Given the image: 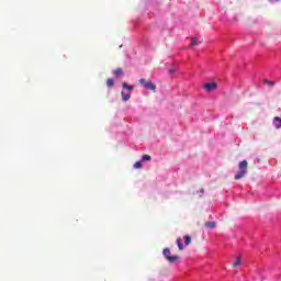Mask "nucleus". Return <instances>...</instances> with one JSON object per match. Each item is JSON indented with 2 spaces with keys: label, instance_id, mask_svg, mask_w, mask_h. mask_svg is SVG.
<instances>
[{
  "label": "nucleus",
  "instance_id": "1",
  "mask_svg": "<svg viewBox=\"0 0 281 281\" xmlns=\"http://www.w3.org/2000/svg\"><path fill=\"white\" fill-rule=\"evenodd\" d=\"M248 168V162L247 160H243L238 164V171L237 173L235 175V180L238 181L240 179H244V177H247V170Z\"/></svg>",
  "mask_w": 281,
  "mask_h": 281
},
{
  "label": "nucleus",
  "instance_id": "2",
  "mask_svg": "<svg viewBox=\"0 0 281 281\" xmlns=\"http://www.w3.org/2000/svg\"><path fill=\"white\" fill-rule=\"evenodd\" d=\"M139 85L149 91H157V86L150 80L139 79Z\"/></svg>",
  "mask_w": 281,
  "mask_h": 281
},
{
  "label": "nucleus",
  "instance_id": "3",
  "mask_svg": "<svg viewBox=\"0 0 281 281\" xmlns=\"http://www.w3.org/2000/svg\"><path fill=\"white\" fill-rule=\"evenodd\" d=\"M162 256L166 258V260H168L170 263L172 262H177V260H179V256H170V248H165L162 250Z\"/></svg>",
  "mask_w": 281,
  "mask_h": 281
},
{
  "label": "nucleus",
  "instance_id": "4",
  "mask_svg": "<svg viewBox=\"0 0 281 281\" xmlns=\"http://www.w3.org/2000/svg\"><path fill=\"white\" fill-rule=\"evenodd\" d=\"M216 88H217L216 82H212V83H206V85H204L205 91H214V90H216Z\"/></svg>",
  "mask_w": 281,
  "mask_h": 281
},
{
  "label": "nucleus",
  "instance_id": "5",
  "mask_svg": "<svg viewBox=\"0 0 281 281\" xmlns=\"http://www.w3.org/2000/svg\"><path fill=\"white\" fill-rule=\"evenodd\" d=\"M273 126L277 127V128H281V119H280V116H276L273 119Z\"/></svg>",
  "mask_w": 281,
  "mask_h": 281
},
{
  "label": "nucleus",
  "instance_id": "6",
  "mask_svg": "<svg viewBox=\"0 0 281 281\" xmlns=\"http://www.w3.org/2000/svg\"><path fill=\"white\" fill-rule=\"evenodd\" d=\"M123 102H128L131 100V93L125 94L124 91L121 92Z\"/></svg>",
  "mask_w": 281,
  "mask_h": 281
},
{
  "label": "nucleus",
  "instance_id": "7",
  "mask_svg": "<svg viewBox=\"0 0 281 281\" xmlns=\"http://www.w3.org/2000/svg\"><path fill=\"white\" fill-rule=\"evenodd\" d=\"M123 89H127V91H133L135 89L133 86H128L126 81L122 83Z\"/></svg>",
  "mask_w": 281,
  "mask_h": 281
},
{
  "label": "nucleus",
  "instance_id": "8",
  "mask_svg": "<svg viewBox=\"0 0 281 281\" xmlns=\"http://www.w3.org/2000/svg\"><path fill=\"white\" fill-rule=\"evenodd\" d=\"M204 225L210 229H214V227H216V222H206Z\"/></svg>",
  "mask_w": 281,
  "mask_h": 281
},
{
  "label": "nucleus",
  "instance_id": "9",
  "mask_svg": "<svg viewBox=\"0 0 281 281\" xmlns=\"http://www.w3.org/2000/svg\"><path fill=\"white\" fill-rule=\"evenodd\" d=\"M201 42H199V40H196L195 37L191 38V47H196V45H200Z\"/></svg>",
  "mask_w": 281,
  "mask_h": 281
},
{
  "label": "nucleus",
  "instance_id": "10",
  "mask_svg": "<svg viewBox=\"0 0 281 281\" xmlns=\"http://www.w3.org/2000/svg\"><path fill=\"white\" fill-rule=\"evenodd\" d=\"M177 245L180 251H183V243H181V237L177 239Z\"/></svg>",
  "mask_w": 281,
  "mask_h": 281
},
{
  "label": "nucleus",
  "instance_id": "11",
  "mask_svg": "<svg viewBox=\"0 0 281 281\" xmlns=\"http://www.w3.org/2000/svg\"><path fill=\"white\" fill-rule=\"evenodd\" d=\"M183 238H184V245L188 246L192 243V238L190 236L186 235Z\"/></svg>",
  "mask_w": 281,
  "mask_h": 281
},
{
  "label": "nucleus",
  "instance_id": "12",
  "mask_svg": "<svg viewBox=\"0 0 281 281\" xmlns=\"http://www.w3.org/2000/svg\"><path fill=\"white\" fill-rule=\"evenodd\" d=\"M114 76H122L124 72L122 70V68H116L114 71H113Z\"/></svg>",
  "mask_w": 281,
  "mask_h": 281
},
{
  "label": "nucleus",
  "instance_id": "13",
  "mask_svg": "<svg viewBox=\"0 0 281 281\" xmlns=\"http://www.w3.org/2000/svg\"><path fill=\"white\" fill-rule=\"evenodd\" d=\"M151 157L148 154L143 155L142 161H150Z\"/></svg>",
  "mask_w": 281,
  "mask_h": 281
},
{
  "label": "nucleus",
  "instance_id": "14",
  "mask_svg": "<svg viewBox=\"0 0 281 281\" xmlns=\"http://www.w3.org/2000/svg\"><path fill=\"white\" fill-rule=\"evenodd\" d=\"M240 265H241L240 257H237L235 262H233V267H240Z\"/></svg>",
  "mask_w": 281,
  "mask_h": 281
},
{
  "label": "nucleus",
  "instance_id": "15",
  "mask_svg": "<svg viewBox=\"0 0 281 281\" xmlns=\"http://www.w3.org/2000/svg\"><path fill=\"white\" fill-rule=\"evenodd\" d=\"M115 81H113V79H106V86L108 87H114Z\"/></svg>",
  "mask_w": 281,
  "mask_h": 281
},
{
  "label": "nucleus",
  "instance_id": "16",
  "mask_svg": "<svg viewBox=\"0 0 281 281\" xmlns=\"http://www.w3.org/2000/svg\"><path fill=\"white\" fill-rule=\"evenodd\" d=\"M266 85H268L269 87H276V81H269V80H265Z\"/></svg>",
  "mask_w": 281,
  "mask_h": 281
},
{
  "label": "nucleus",
  "instance_id": "17",
  "mask_svg": "<svg viewBox=\"0 0 281 281\" xmlns=\"http://www.w3.org/2000/svg\"><path fill=\"white\" fill-rule=\"evenodd\" d=\"M134 168H136V169L142 168V161H136V162L134 164Z\"/></svg>",
  "mask_w": 281,
  "mask_h": 281
},
{
  "label": "nucleus",
  "instance_id": "18",
  "mask_svg": "<svg viewBox=\"0 0 281 281\" xmlns=\"http://www.w3.org/2000/svg\"><path fill=\"white\" fill-rule=\"evenodd\" d=\"M280 0H270L271 3H278Z\"/></svg>",
  "mask_w": 281,
  "mask_h": 281
}]
</instances>
